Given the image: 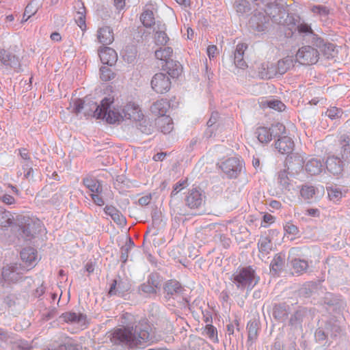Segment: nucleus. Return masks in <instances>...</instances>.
I'll return each instance as SVG.
<instances>
[{
	"label": "nucleus",
	"instance_id": "1",
	"mask_svg": "<svg viewBox=\"0 0 350 350\" xmlns=\"http://www.w3.org/2000/svg\"><path fill=\"white\" fill-rule=\"evenodd\" d=\"M151 327L146 320L140 321L135 326L118 328L112 333L111 341L129 348L146 342L150 336Z\"/></svg>",
	"mask_w": 350,
	"mask_h": 350
},
{
	"label": "nucleus",
	"instance_id": "2",
	"mask_svg": "<svg viewBox=\"0 0 350 350\" xmlns=\"http://www.w3.org/2000/svg\"><path fill=\"white\" fill-rule=\"evenodd\" d=\"M114 96H108L104 98L99 105L97 106L94 115L98 118H103L109 124H119L125 118L122 112V109L116 107L114 103Z\"/></svg>",
	"mask_w": 350,
	"mask_h": 350
},
{
	"label": "nucleus",
	"instance_id": "3",
	"mask_svg": "<svg viewBox=\"0 0 350 350\" xmlns=\"http://www.w3.org/2000/svg\"><path fill=\"white\" fill-rule=\"evenodd\" d=\"M172 54L173 50L171 47L160 49L155 51L156 58L165 63V65H162L163 69L166 70L170 76L175 78L180 75L182 67L179 63L172 59Z\"/></svg>",
	"mask_w": 350,
	"mask_h": 350
},
{
	"label": "nucleus",
	"instance_id": "4",
	"mask_svg": "<svg viewBox=\"0 0 350 350\" xmlns=\"http://www.w3.org/2000/svg\"><path fill=\"white\" fill-rule=\"evenodd\" d=\"M259 278L256 277L255 271L251 267H243L233 275L232 281L239 288H252Z\"/></svg>",
	"mask_w": 350,
	"mask_h": 350
},
{
	"label": "nucleus",
	"instance_id": "5",
	"mask_svg": "<svg viewBox=\"0 0 350 350\" xmlns=\"http://www.w3.org/2000/svg\"><path fill=\"white\" fill-rule=\"evenodd\" d=\"M244 165L242 160L237 157H231L221 162V170L230 178H237L241 173Z\"/></svg>",
	"mask_w": 350,
	"mask_h": 350
},
{
	"label": "nucleus",
	"instance_id": "6",
	"mask_svg": "<svg viewBox=\"0 0 350 350\" xmlns=\"http://www.w3.org/2000/svg\"><path fill=\"white\" fill-rule=\"evenodd\" d=\"M319 55L316 49L310 46H304L298 50L295 58L302 65H312L318 62Z\"/></svg>",
	"mask_w": 350,
	"mask_h": 350
},
{
	"label": "nucleus",
	"instance_id": "7",
	"mask_svg": "<svg viewBox=\"0 0 350 350\" xmlns=\"http://www.w3.org/2000/svg\"><path fill=\"white\" fill-rule=\"evenodd\" d=\"M150 83L152 90L159 94L166 93L171 88V81L169 77L162 72L156 73Z\"/></svg>",
	"mask_w": 350,
	"mask_h": 350
},
{
	"label": "nucleus",
	"instance_id": "8",
	"mask_svg": "<svg viewBox=\"0 0 350 350\" xmlns=\"http://www.w3.org/2000/svg\"><path fill=\"white\" fill-rule=\"evenodd\" d=\"M124 118L132 121H140L144 118V114L139 105L133 101L125 104L122 108Z\"/></svg>",
	"mask_w": 350,
	"mask_h": 350
},
{
	"label": "nucleus",
	"instance_id": "9",
	"mask_svg": "<svg viewBox=\"0 0 350 350\" xmlns=\"http://www.w3.org/2000/svg\"><path fill=\"white\" fill-rule=\"evenodd\" d=\"M185 201L189 208H198L202 206L204 200L201 191L196 188H193L189 191Z\"/></svg>",
	"mask_w": 350,
	"mask_h": 350
},
{
	"label": "nucleus",
	"instance_id": "10",
	"mask_svg": "<svg viewBox=\"0 0 350 350\" xmlns=\"http://www.w3.org/2000/svg\"><path fill=\"white\" fill-rule=\"evenodd\" d=\"M275 147L280 154H289L294 149L293 140L288 136H283L275 142Z\"/></svg>",
	"mask_w": 350,
	"mask_h": 350
},
{
	"label": "nucleus",
	"instance_id": "11",
	"mask_svg": "<svg viewBox=\"0 0 350 350\" xmlns=\"http://www.w3.org/2000/svg\"><path fill=\"white\" fill-rule=\"evenodd\" d=\"M100 61L103 64L110 66L115 64L118 59V55L115 50L110 47H102L98 51Z\"/></svg>",
	"mask_w": 350,
	"mask_h": 350
},
{
	"label": "nucleus",
	"instance_id": "12",
	"mask_svg": "<svg viewBox=\"0 0 350 350\" xmlns=\"http://www.w3.org/2000/svg\"><path fill=\"white\" fill-rule=\"evenodd\" d=\"M97 38L98 42L103 44H111L114 40L113 29L109 26L99 28L97 31Z\"/></svg>",
	"mask_w": 350,
	"mask_h": 350
},
{
	"label": "nucleus",
	"instance_id": "13",
	"mask_svg": "<svg viewBox=\"0 0 350 350\" xmlns=\"http://www.w3.org/2000/svg\"><path fill=\"white\" fill-rule=\"evenodd\" d=\"M170 107V104L167 100L161 99L154 103L151 107V111L156 116L161 118L166 116L165 113Z\"/></svg>",
	"mask_w": 350,
	"mask_h": 350
},
{
	"label": "nucleus",
	"instance_id": "14",
	"mask_svg": "<svg viewBox=\"0 0 350 350\" xmlns=\"http://www.w3.org/2000/svg\"><path fill=\"white\" fill-rule=\"evenodd\" d=\"M105 213L109 215L111 219L119 225L126 224V219L122 214L113 206H106L104 208Z\"/></svg>",
	"mask_w": 350,
	"mask_h": 350
},
{
	"label": "nucleus",
	"instance_id": "15",
	"mask_svg": "<svg viewBox=\"0 0 350 350\" xmlns=\"http://www.w3.org/2000/svg\"><path fill=\"white\" fill-rule=\"evenodd\" d=\"M62 317L67 323H77L84 325L86 322V316L80 312H68L62 314Z\"/></svg>",
	"mask_w": 350,
	"mask_h": 350
},
{
	"label": "nucleus",
	"instance_id": "16",
	"mask_svg": "<svg viewBox=\"0 0 350 350\" xmlns=\"http://www.w3.org/2000/svg\"><path fill=\"white\" fill-rule=\"evenodd\" d=\"M247 48V44L244 43H239L236 46L234 52V62L236 65L241 68L246 67V63L243 61V57L244 52Z\"/></svg>",
	"mask_w": 350,
	"mask_h": 350
},
{
	"label": "nucleus",
	"instance_id": "17",
	"mask_svg": "<svg viewBox=\"0 0 350 350\" xmlns=\"http://www.w3.org/2000/svg\"><path fill=\"white\" fill-rule=\"evenodd\" d=\"M21 257L23 262L30 266L36 260L37 252L33 248H25L21 252Z\"/></svg>",
	"mask_w": 350,
	"mask_h": 350
},
{
	"label": "nucleus",
	"instance_id": "18",
	"mask_svg": "<svg viewBox=\"0 0 350 350\" xmlns=\"http://www.w3.org/2000/svg\"><path fill=\"white\" fill-rule=\"evenodd\" d=\"M326 167L334 174H339L342 171L341 161L338 158L329 157L326 161Z\"/></svg>",
	"mask_w": 350,
	"mask_h": 350
},
{
	"label": "nucleus",
	"instance_id": "19",
	"mask_svg": "<svg viewBox=\"0 0 350 350\" xmlns=\"http://www.w3.org/2000/svg\"><path fill=\"white\" fill-rule=\"evenodd\" d=\"M157 124L165 134L170 133L174 129L173 120L167 116L159 118L157 120Z\"/></svg>",
	"mask_w": 350,
	"mask_h": 350
},
{
	"label": "nucleus",
	"instance_id": "20",
	"mask_svg": "<svg viewBox=\"0 0 350 350\" xmlns=\"http://www.w3.org/2000/svg\"><path fill=\"white\" fill-rule=\"evenodd\" d=\"M323 169V165L320 160L312 159L308 161L306 165V170L311 175L320 174Z\"/></svg>",
	"mask_w": 350,
	"mask_h": 350
},
{
	"label": "nucleus",
	"instance_id": "21",
	"mask_svg": "<svg viewBox=\"0 0 350 350\" xmlns=\"http://www.w3.org/2000/svg\"><path fill=\"white\" fill-rule=\"evenodd\" d=\"M84 185L92 193H102L103 189L100 183L92 177H86L83 178Z\"/></svg>",
	"mask_w": 350,
	"mask_h": 350
},
{
	"label": "nucleus",
	"instance_id": "22",
	"mask_svg": "<svg viewBox=\"0 0 350 350\" xmlns=\"http://www.w3.org/2000/svg\"><path fill=\"white\" fill-rule=\"evenodd\" d=\"M260 107L263 109L269 107L278 111H282L285 109V105L280 100L272 99L270 100L261 101L260 103Z\"/></svg>",
	"mask_w": 350,
	"mask_h": 350
},
{
	"label": "nucleus",
	"instance_id": "23",
	"mask_svg": "<svg viewBox=\"0 0 350 350\" xmlns=\"http://www.w3.org/2000/svg\"><path fill=\"white\" fill-rule=\"evenodd\" d=\"M140 21L144 27H152L155 24V18L153 12L151 10L144 11L141 14Z\"/></svg>",
	"mask_w": 350,
	"mask_h": 350
},
{
	"label": "nucleus",
	"instance_id": "24",
	"mask_svg": "<svg viewBox=\"0 0 350 350\" xmlns=\"http://www.w3.org/2000/svg\"><path fill=\"white\" fill-rule=\"evenodd\" d=\"M164 291L167 295H174L180 291V284L174 280L167 281L164 286Z\"/></svg>",
	"mask_w": 350,
	"mask_h": 350
},
{
	"label": "nucleus",
	"instance_id": "25",
	"mask_svg": "<svg viewBox=\"0 0 350 350\" xmlns=\"http://www.w3.org/2000/svg\"><path fill=\"white\" fill-rule=\"evenodd\" d=\"M258 247L260 252L267 254L272 250L271 239L267 237H262L258 241Z\"/></svg>",
	"mask_w": 350,
	"mask_h": 350
},
{
	"label": "nucleus",
	"instance_id": "26",
	"mask_svg": "<svg viewBox=\"0 0 350 350\" xmlns=\"http://www.w3.org/2000/svg\"><path fill=\"white\" fill-rule=\"evenodd\" d=\"M257 137L261 143H268L272 139V133L270 129L267 127H259L256 131Z\"/></svg>",
	"mask_w": 350,
	"mask_h": 350
},
{
	"label": "nucleus",
	"instance_id": "27",
	"mask_svg": "<svg viewBox=\"0 0 350 350\" xmlns=\"http://www.w3.org/2000/svg\"><path fill=\"white\" fill-rule=\"evenodd\" d=\"M292 267L296 273H302L308 267V263L306 260L301 259H294L292 260Z\"/></svg>",
	"mask_w": 350,
	"mask_h": 350
},
{
	"label": "nucleus",
	"instance_id": "28",
	"mask_svg": "<svg viewBox=\"0 0 350 350\" xmlns=\"http://www.w3.org/2000/svg\"><path fill=\"white\" fill-rule=\"evenodd\" d=\"M327 191L329 199L334 202H339L345 196L338 188L329 187L327 189Z\"/></svg>",
	"mask_w": 350,
	"mask_h": 350
},
{
	"label": "nucleus",
	"instance_id": "29",
	"mask_svg": "<svg viewBox=\"0 0 350 350\" xmlns=\"http://www.w3.org/2000/svg\"><path fill=\"white\" fill-rule=\"evenodd\" d=\"M349 137H344L343 139L341 140L340 144L342 146L341 151V157L342 159H349L350 157V145H349Z\"/></svg>",
	"mask_w": 350,
	"mask_h": 350
},
{
	"label": "nucleus",
	"instance_id": "30",
	"mask_svg": "<svg viewBox=\"0 0 350 350\" xmlns=\"http://www.w3.org/2000/svg\"><path fill=\"white\" fill-rule=\"evenodd\" d=\"M322 51L325 56L327 58H332L335 57L337 53V51L336 50V46L334 44L328 43L323 45Z\"/></svg>",
	"mask_w": 350,
	"mask_h": 350
},
{
	"label": "nucleus",
	"instance_id": "31",
	"mask_svg": "<svg viewBox=\"0 0 350 350\" xmlns=\"http://www.w3.org/2000/svg\"><path fill=\"white\" fill-rule=\"evenodd\" d=\"M11 214L9 211H0V226L2 227H7L12 224L11 219Z\"/></svg>",
	"mask_w": 350,
	"mask_h": 350
},
{
	"label": "nucleus",
	"instance_id": "32",
	"mask_svg": "<svg viewBox=\"0 0 350 350\" xmlns=\"http://www.w3.org/2000/svg\"><path fill=\"white\" fill-rule=\"evenodd\" d=\"M15 57L12 55L7 51L2 49L0 51V60L1 63L5 66H11L12 61Z\"/></svg>",
	"mask_w": 350,
	"mask_h": 350
},
{
	"label": "nucleus",
	"instance_id": "33",
	"mask_svg": "<svg viewBox=\"0 0 350 350\" xmlns=\"http://www.w3.org/2000/svg\"><path fill=\"white\" fill-rule=\"evenodd\" d=\"M100 77L101 80L104 81H108L112 79L114 77V73L112 72V70L105 66H103L100 69Z\"/></svg>",
	"mask_w": 350,
	"mask_h": 350
},
{
	"label": "nucleus",
	"instance_id": "34",
	"mask_svg": "<svg viewBox=\"0 0 350 350\" xmlns=\"http://www.w3.org/2000/svg\"><path fill=\"white\" fill-rule=\"evenodd\" d=\"M154 39L157 45H165L169 40L167 33L163 31H157Z\"/></svg>",
	"mask_w": 350,
	"mask_h": 350
},
{
	"label": "nucleus",
	"instance_id": "35",
	"mask_svg": "<svg viewBox=\"0 0 350 350\" xmlns=\"http://www.w3.org/2000/svg\"><path fill=\"white\" fill-rule=\"evenodd\" d=\"M300 193L304 198L309 200L314 196L315 189L312 186H304L301 188Z\"/></svg>",
	"mask_w": 350,
	"mask_h": 350
},
{
	"label": "nucleus",
	"instance_id": "36",
	"mask_svg": "<svg viewBox=\"0 0 350 350\" xmlns=\"http://www.w3.org/2000/svg\"><path fill=\"white\" fill-rule=\"evenodd\" d=\"M326 116H327L330 119L334 120L341 117L342 114V109L337 108L336 107H331L327 109L325 112Z\"/></svg>",
	"mask_w": 350,
	"mask_h": 350
},
{
	"label": "nucleus",
	"instance_id": "37",
	"mask_svg": "<svg viewBox=\"0 0 350 350\" xmlns=\"http://www.w3.org/2000/svg\"><path fill=\"white\" fill-rule=\"evenodd\" d=\"M282 258L280 257V256L276 255L271 262V269L272 271L277 272L282 268Z\"/></svg>",
	"mask_w": 350,
	"mask_h": 350
},
{
	"label": "nucleus",
	"instance_id": "38",
	"mask_svg": "<svg viewBox=\"0 0 350 350\" xmlns=\"http://www.w3.org/2000/svg\"><path fill=\"white\" fill-rule=\"evenodd\" d=\"M311 11L320 16H326L329 14V10L323 5H314L311 8Z\"/></svg>",
	"mask_w": 350,
	"mask_h": 350
},
{
	"label": "nucleus",
	"instance_id": "39",
	"mask_svg": "<svg viewBox=\"0 0 350 350\" xmlns=\"http://www.w3.org/2000/svg\"><path fill=\"white\" fill-rule=\"evenodd\" d=\"M206 335L213 340H217V332L212 325H207L204 329Z\"/></svg>",
	"mask_w": 350,
	"mask_h": 350
},
{
	"label": "nucleus",
	"instance_id": "40",
	"mask_svg": "<svg viewBox=\"0 0 350 350\" xmlns=\"http://www.w3.org/2000/svg\"><path fill=\"white\" fill-rule=\"evenodd\" d=\"M284 230L288 234L296 236L299 233V230L296 226L291 222H288L284 226Z\"/></svg>",
	"mask_w": 350,
	"mask_h": 350
},
{
	"label": "nucleus",
	"instance_id": "41",
	"mask_svg": "<svg viewBox=\"0 0 350 350\" xmlns=\"http://www.w3.org/2000/svg\"><path fill=\"white\" fill-rule=\"evenodd\" d=\"M78 17L76 19V22L79 27L81 28L82 31L85 30L86 29V24H85V14L83 12H78Z\"/></svg>",
	"mask_w": 350,
	"mask_h": 350
},
{
	"label": "nucleus",
	"instance_id": "42",
	"mask_svg": "<svg viewBox=\"0 0 350 350\" xmlns=\"http://www.w3.org/2000/svg\"><path fill=\"white\" fill-rule=\"evenodd\" d=\"M101 193H92L90 196L94 202L98 206L104 205V200L102 196L100 195Z\"/></svg>",
	"mask_w": 350,
	"mask_h": 350
},
{
	"label": "nucleus",
	"instance_id": "43",
	"mask_svg": "<svg viewBox=\"0 0 350 350\" xmlns=\"http://www.w3.org/2000/svg\"><path fill=\"white\" fill-rule=\"evenodd\" d=\"M187 185V180L179 181L173 187L172 195H176Z\"/></svg>",
	"mask_w": 350,
	"mask_h": 350
},
{
	"label": "nucleus",
	"instance_id": "44",
	"mask_svg": "<svg viewBox=\"0 0 350 350\" xmlns=\"http://www.w3.org/2000/svg\"><path fill=\"white\" fill-rule=\"evenodd\" d=\"M236 9L237 12H245L247 10H249V3L245 1H242L241 3L236 5Z\"/></svg>",
	"mask_w": 350,
	"mask_h": 350
},
{
	"label": "nucleus",
	"instance_id": "45",
	"mask_svg": "<svg viewBox=\"0 0 350 350\" xmlns=\"http://www.w3.org/2000/svg\"><path fill=\"white\" fill-rule=\"evenodd\" d=\"M1 199L3 203L8 205H11L15 203L14 198L9 194H4Z\"/></svg>",
	"mask_w": 350,
	"mask_h": 350
},
{
	"label": "nucleus",
	"instance_id": "46",
	"mask_svg": "<svg viewBox=\"0 0 350 350\" xmlns=\"http://www.w3.org/2000/svg\"><path fill=\"white\" fill-rule=\"evenodd\" d=\"M297 29L299 33H312L311 27L306 23L300 24L297 26Z\"/></svg>",
	"mask_w": 350,
	"mask_h": 350
},
{
	"label": "nucleus",
	"instance_id": "47",
	"mask_svg": "<svg viewBox=\"0 0 350 350\" xmlns=\"http://www.w3.org/2000/svg\"><path fill=\"white\" fill-rule=\"evenodd\" d=\"M217 48L215 45L208 46L206 51L207 55L210 59L215 57V54L217 53Z\"/></svg>",
	"mask_w": 350,
	"mask_h": 350
},
{
	"label": "nucleus",
	"instance_id": "48",
	"mask_svg": "<svg viewBox=\"0 0 350 350\" xmlns=\"http://www.w3.org/2000/svg\"><path fill=\"white\" fill-rule=\"evenodd\" d=\"M279 179H280V184H282L283 185H288V178L287 176V174L285 171H284L279 175Z\"/></svg>",
	"mask_w": 350,
	"mask_h": 350
},
{
	"label": "nucleus",
	"instance_id": "49",
	"mask_svg": "<svg viewBox=\"0 0 350 350\" xmlns=\"http://www.w3.org/2000/svg\"><path fill=\"white\" fill-rule=\"evenodd\" d=\"M31 8H32V5L31 4H29L26 8H25V13H24V16L23 17L25 18L26 16H27V18L25 19V21L27 20V18H29L31 14H33L36 13V10H31Z\"/></svg>",
	"mask_w": 350,
	"mask_h": 350
},
{
	"label": "nucleus",
	"instance_id": "50",
	"mask_svg": "<svg viewBox=\"0 0 350 350\" xmlns=\"http://www.w3.org/2000/svg\"><path fill=\"white\" fill-rule=\"evenodd\" d=\"M114 5L117 9L122 10L125 6V0H114Z\"/></svg>",
	"mask_w": 350,
	"mask_h": 350
},
{
	"label": "nucleus",
	"instance_id": "51",
	"mask_svg": "<svg viewBox=\"0 0 350 350\" xmlns=\"http://www.w3.org/2000/svg\"><path fill=\"white\" fill-rule=\"evenodd\" d=\"M165 156H166L165 153L159 152V153L156 154L155 155H154L153 159L155 161H163L164 159V158L165 157Z\"/></svg>",
	"mask_w": 350,
	"mask_h": 350
},
{
	"label": "nucleus",
	"instance_id": "52",
	"mask_svg": "<svg viewBox=\"0 0 350 350\" xmlns=\"http://www.w3.org/2000/svg\"><path fill=\"white\" fill-rule=\"evenodd\" d=\"M116 284H117L116 280H113L112 284L110 286L109 291V295H113L116 294Z\"/></svg>",
	"mask_w": 350,
	"mask_h": 350
},
{
	"label": "nucleus",
	"instance_id": "53",
	"mask_svg": "<svg viewBox=\"0 0 350 350\" xmlns=\"http://www.w3.org/2000/svg\"><path fill=\"white\" fill-rule=\"evenodd\" d=\"M150 200V197L144 196L139 199V203L142 205L148 204Z\"/></svg>",
	"mask_w": 350,
	"mask_h": 350
},
{
	"label": "nucleus",
	"instance_id": "54",
	"mask_svg": "<svg viewBox=\"0 0 350 350\" xmlns=\"http://www.w3.org/2000/svg\"><path fill=\"white\" fill-rule=\"evenodd\" d=\"M76 106H75V112L76 113H79L81 111V110L83 109V103L81 100H79L77 101H76V103H75Z\"/></svg>",
	"mask_w": 350,
	"mask_h": 350
},
{
	"label": "nucleus",
	"instance_id": "55",
	"mask_svg": "<svg viewBox=\"0 0 350 350\" xmlns=\"http://www.w3.org/2000/svg\"><path fill=\"white\" fill-rule=\"evenodd\" d=\"M274 217L270 214H266L263 217V221L265 223H272L273 221Z\"/></svg>",
	"mask_w": 350,
	"mask_h": 350
},
{
	"label": "nucleus",
	"instance_id": "56",
	"mask_svg": "<svg viewBox=\"0 0 350 350\" xmlns=\"http://www.w3.org/2000/svg\"><path fill=\"white\" fill-rule=\"evenodd\" d=\"M269 205L271 207L275 209H279L281 207V203L276 200H272Z\"/></svg>",
	"mask_w": 350,
	"mask_h": 350
},
{
	"label": "nucleus",
	"instance_id": "57",
	"mask_svg": "<svg viewBox=\"0 0 350 350\" xmlns=\"http://www.w3.org/2000/svg\"><path fill=\"white\" fill-rule=\"evenodd\" d=\"M51 38L52 40H54L56 42L60 41L62 39L60 34L57 32H54V33H51Z\"/></svg>",
	"mask_w": 350,
	"mask_h": 350
},
{
	"label": "nucleus",
	"instance_id": "58",
	"mask_svg": "<svg viewBox=\"0 0 350 350\" xmlns=\"http://www.w3.org/2000/svg\"><path fill=\"white\" fill-rule=\"evenodd\" d=\"M20 155L25 160L29 159V156L26 149L20 150Z\"/></svg>",
	"mask_w": 350,
	"mask_h": 350
},
{
	"label": "nucleus",
	"instance_id": "59",
	"mask_svg": "<svg viewBox=\"0 0 350 350\" xmlns=\"http://www.w3.org/2000/svg\"><path fill=\"white\" fill-rule=\"evenodd\" d=\"M257 335V331L256 329L253 327L252 328L251 327H250L249 329V338H255Z\"/></svg>",
	"mask_w": 350,
	"mask_h": 350
},
{
	"label": "nucleus",
	"instance_id": "60",
	"mask_svg": "<svg viewBox=\"0 0 350 350\" xmlns=\"http://www.w3.org/2000/svg\"><path fill=\"white\" fill-rule=\"evenodd\" d=\"M308 215L315 216L319 214V210L317 208H310L307 211Z\"/></svg>",
	"mask_w": 350,
	"mask_h": 350
},
{
	"label": "nucleus",
	"instance_id": "61",
	"mask_svg": "<svg viewBox=\"0 0 350 350\" xmlns=\"http://www.w3.org/2000/svg\"><path fill=\"white\" fill-rule=\"evenodd\" d=\"M252 164L255 168H257L260 166V161L257 158H254L252 161Z\"/></svg>",
	"mask_w": 350,
	"mask_h": 350
},
{
	"label": "nucleus",
	"instance_id": "62",
	"mask_svg": "<svg viewBox=\"0 0 350 350\" xmlns=\"http://www.w3.org/2000/svg\"><path fill=\"white\" fill-rule=\"evenodd\" d=\"M193 36V30L191 28L187 29V37L189 39H192Z\"/></svg>",
	"mask_w": 350,
	"mask_h": 350
},
{
	"label": "nucleus",
	"instance_id": "63",
	"mask_svg": "<svg viewBox=\"0 0 350 350\" xmlns=\"http://www.w3.org/2000/svg\"><path fill=\"white\" fill-rule=\"evenodd\" d=\"M7 339V334L0 330V340H5Z\"/></svg>",
	"mask_w": 350,
	"mask_h": 350
},
{
	"label": "nucleus",
	"instance_id": "64",
	"mask_svg": "<svg viewBox=\"0 0 350 350\" xmlns=\"http://www.w3.org/2000/svg\"><path fill=\"white\" fill-rule=\"evenodd\" d=\"M8 187L13 191V192H14L16 194H18V190L16 187L10 185V184L8 185Z\"/></svg>",
	"mask_w": 350,
	"mask_h": 350
}]
</instances>
